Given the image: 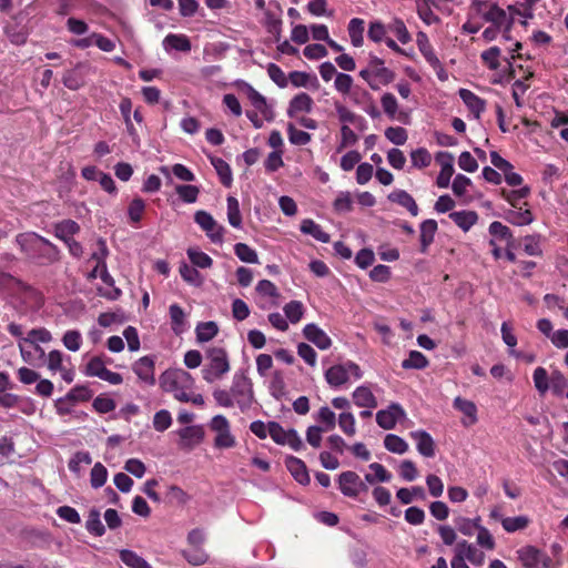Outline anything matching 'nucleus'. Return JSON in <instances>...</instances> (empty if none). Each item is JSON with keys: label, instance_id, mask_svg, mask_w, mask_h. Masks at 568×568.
Segmentation results:
<instances>
[{"label": "nucleus", "instance_id": "43", "mask_svg": "<svg viewBox=\"0 0 568 568\" xmlns=\"http://www.w3.org/2000/svg\"><path fill=\"white\" fill-rule=\"evenodd\" d=\"M287 323L296 324L304 315L305 308L298 300H291L283 306Z\"/></svg>", "mask_w": 568, "mask_h": 568}, {"label": "nucleus", "instance_id": "11", "mask_svg": "<svg viewBox=\"0 0 568 568\" xmlns=\"http://www.w3.org/2000/svg\"><path fill=\"white\" fill-rule=\"evenodd\" d=\"M406 418V413L399 404L392 403L386 409L376 413V423L384 429H393L398 420Z\"/></svg>", "mask_w": 568, "mask_h": 568}, {"label": "nucleus", "instance_id": "35", "mask_svg": "<svg viewBox=\"0 0 568 568\" xmlns=\"http://www.w3.org/2000/svg\"><path fill=\"white\" fill-rule=\"evenodd\" d=\"M59 251L48 240L38 235V260L51 263L58 260Z\"/></svg>", "mask_w": 568, "mask_h": 568}, {"label": "nucleus", "instance_id": "44", "mask_svg": "<svg viewBox=\"0 0 568 568\" xmlns=\"http://www.w3.org/2000/svg\"><path fill=\"white\" fill-rule=\"evenodd\" d=\"M100 277L102 282L109 286V290L106 291H100L101 296L110 300L115 301L121 296V291L115 287L114 278L108 271V266L102 267Z\"/></svg>", "mask_w": 568, "mask_h": 568}, {"label": "nucleus", "instance_id": "29", "mask_svg": "<svg viewBox=\"0 0 568 568\" xmlns=\"http://www.w3.org/2000/svg\"><path fill=\"white\" fill-rule=\"evenodd\" d=\"M505 219L514 225L523 226L530 224L534 221V215L529 209L516 206L505 212Z\"/></svg>", "mask_w": 568, "mask_h": 568}, {"label": "nucleus", "instance_id": "6", "mask_svg": "<svg viewBox=\"0 0 568 568\" xmlns=\"http://www.w3.org/2000/svg\"><path fill=\"white\" fill-rule=\"evenodd\" d=\"M194 222L206 233L213 243L222 244L224 242L225 227L210 212L205 210L196 211L194 213Z\"/></svg>", "mask_w": 568, "mask_h": 568}, {"label": "nucleus", "instance_id": "2", "mask_svg": "<svg viewBox=\"0 0 568 568\" xmlns=\"http://www.w3.org/2000/svg\"><path fill=\"white\" fill-rule=\"evenodd\" d=\"M204 367L201 369L202 378L209 384L222 381L231 371L227 351L222 346H211L204 353Z\"/></svg>", "mask_w": 568, "mask_h": 568}, {"label": "nucleus", "instance_id": "31", "mask_svg": "<svg viewBox=\"0 0 568 568\" xmlns=\"http://www.w3.org/2000/svg\"><path fill=\"white\" fill-rule=\"evenodd\" d=\"M449 217L465 232L469 231L478 221V214L474 210L454 211Z\"/></svg>", "mask_w": 568, "mask_h": 568}, {"label": "nucleus", "instance_id": "17", "mask_svg": "<svg viewBox=\"0 0 568 568\" xmlns=\"http://www.w3.org/2000/svg\"><path fill=\"white\" fill-rule=\"evenodd\" d=\"M453 406L464 415L462 423L464 426H471L478 423V409L474 402L463 397H456Z\"/></svg>", "mask_w": 568, "mask_h": 568}, {"label": "nucleus", "instance_id": "48", "mask_svg": "<svg viewBox=\"0 0 568 568\" xmlns=\"http://www.w3.org/2000/svg\"><path fill=\"white\" fill-rule=\"evenodd\" d=\"M186 255L194 267L199 268H211L212 267V258L205 252H202L194 247H189L186 250Z\"/></svg>", "mask_w": 568, "mask_h": 568}, {"label": "nucleus", "instance_id": "18", "mask_svg": "<svg viewBox=\"0 0 568 568\" xmlns=\"http://www.w3.org/2000/svg\"><path fill=\"white\" fill-rule=\"evenodd\" d=\"M313 108V99L306 92L296 93L288 102L286 114L295 118L298 113H308Z\"/></svg>", "mask_w": 568, "mask_h": 568}, {"label": "nucleus", "instance_id": "9", "mask_svg": "<svg viewBox=\"0 0 568 568\" xmlns=\"http://www.w3.org/2000/svg\"><path fill=\"white\" fill-rule=\"evenodd\" d=\"M518 559L526 568H547L551 558L534 546H525L517 550Z\"/></svg>", "mask_w": 568, "mask_h": 568}, {"label": "nucleus", "instance_id": "54", "mask_svg": "<svg viewBox=\"0 0 568 568\" xmlns=\"http://www.w3.org/2000/svg\"><path fill=\"white\" fill-rule=\"evenodd\" d=\"M528 525L529 519L526 516L506 517L505 519H501L503 529L508 534H514V531L526 529Z\"/></svg>", "mask_w": 568, "mask_h": 568}, {"label": "nucleus", "instance_id": "20", "mask_svg": "<svg viewBox=\"0 0 568 568\" xmlns=\"http://www.w3.org/2000/svg\"><path fill=\"white\" fill-rule=\"evenodd\" d=\"M354 404L364 409H375L378 406L377 398L366 385H361L355 388L352 394Z\"/></svg>", "mask_w": 568, "mask_h": 568}, {"label": "nucleus", "instance_id": "13", "mask_svg": "<svg viewBox=\"0 0 568 568\" xmlns=\"http://www.w3.org/2000/svg\"><path fill=\"white\" fill-rule=\"evenodd\" d=\"M483 19L489 22L490 26L507 29L508 26H514V16H510L509 10H504L497 3H490L488 9L483 12Z\"/></svg>", "mask_w": 568, "mask_h": 568}, {"label": "nucleus", "instance_id": "50", "mask_svg": "<svg viewBox=\"0 0 568 568\" xmlns=\"http://www.w3.org/2000/svg\"><path fill=\"white\" fill-rule=\"evenodd\" d=\"M234 253L244 263H260L257 252L245 243H236L234 245Z\"/></svg>", "mask_w": 568, "mask_h": 568}, {"label": "nucleus", "instance_id": "19", "mask_svg": "<svg viewBox=\"0 0 568 568\" xmlns=\"http://www.w3.org/2000/svg\"><path fill=\"white\" fill-rule=\"evenodd\" d=\"M284 464L292 477L301 485L310 483V476L304 462L295 456H287Z\"/></svg>", "mask_w": 568, "mask_h": 568}, {"label": "nucleus", "instance_id": "39", "mask_svg": "<svg viewBox=\"0 0 568 568\" xmlns=\"http://www.w3.org/2000/svg\"><path fill=\"white\" fill-rule=\"evenodd\" d=\"M488 231L495 241H504L507 246L511 245L514 237L510 229L507 225L499 221H494L489 224Z\"/></svg>", "mask_w": 568, "mask_h": 568}, {"label": "nucleus", "instance_id": "55", "mask_svg": "<svg viewBox=\"0 0 568 568\" xmlns=\"http://www.w3.org/2000/svg\"><path fill=\"white\" fill-rule=\"evenodd\" d=\"M179 273L181 278L187 284L193 286H200L202 284V277L193 265L190 266L184 262L181 263L179 266Z\"/></svg>", "mask_w": 568, "mask_h": 568}, {"label": "nucleus", "instance_id": "42", "mask_svg": "<svg viewBox=\"0 0 568 568\" xmlns=\"http://www.w3.org/2000/svg\"><path fill=\"white\" fill-rule=\"evenodd\" d=\"M120 558L129 568H152L143 557L131 549L120 550Z\"/></svg>", "mask_w": 568, "mask_h": 568}, {"label": "nucleus", "instance_id": "61", "mask_svg": "<svg viewBox=\"0 0 568 568\" xmlns=\"http://www.w3.org/2000/svg\"><path fill=\"white\" fill-rule=\"evenodd\" d=\"M287 79L296 88H300V87L306 88V87L315 85L318 83L314 75H311L310 73H305V72H300V71H293V72L288 73Z\"/></svg>", "mask_w": 568, "mask_h": 568}, {"label": "nucleus", "instance_id": "58", "mask_svg": "<svg viewBox=\"0 0 568 568\" xmlns=\"http://www.w3.org/2000/svg\"><path fill=\"white\" fill-rule=\"evenodd\" d=\"M387 31L392 32L402 44L410 41V34L400 19H394L388 26Z\"/></svg>", "mask_w": 568, "mask_h": 568}, {"label": "nucleus", "instance_id": "16", "mask_svg": "<svg viewBox=\"0 0 568 568\" xmlns=\"http://www.w3.org/2000/svg\"><path fill=\"white\" fill-rule=\"evenodd\" d=\"M381 104L388 119L407 123L408 114L399 110L397 99L392 92H384L382 94Z\"/></svg>", "mask_w": 568, "mask_h": 568}, {"label": "nucleus", "instance_id": "37", "mask_svg": "<svg viewBox=\"0 0 568 568\" xmlns=\"http://www.w3.org/2000/svg\"><path fill=\"white\" fill-rule=\"evenodd\" d=\"M79 231V225L73 220H62L54 225L55 235L67 242L72 240V236Z\"/></svg>", "mask_w": 568, "mask_h": 568}, {"label": "nucleus", "instance_id": "34", "mask_svg": "<svg viewBox=\"0 0 568 568\" xmlns=\"http://www.w3.org/2000/svg\"><path fill=\"white\" fill-rule=\"evenodd\" d=\"M416 12L418 18L427 26H432L440 21L432 9V0H415Z\"/></svg>", "mask_w": 568, "mask_h": 568}, {"label": "nucleus", "instance_id": "3", "mask_svg": "<svg viewBox=\"0 0 568 568\" xmlns=\"http://www.w3.org/2000/svg\"><path fill=\"white\" fill-rule=\"evenodd\" d=\"M532 383L539 396H545L548 390H551L557 397H567L568 379L558 369L548 375L545 367H536L532 372Z\"/></svg>", "mask_w": 568, "mask_h": 568}, {"label": "nucleus", "instance_id": "40", "mask_svg": "<svg viewBox=\"0 0 568 568\" xmlns=\"http://www.w3.org/2000/svg\"><path fill=\"white\" fill-rule=\"evenodd\" d=\"M364 23L361 18H353L348 23V34L355 48H359L364 43Z\"/></svg>", "mask_w": 568, "mask_h": 568}, {"label": "nucleus", "instance_id": "60", "mask_svg": "<svg viewBox=\"0 0 568 568\" xmlns=\"http://www.w3.org/2000/svg\"><path fill=\"white\" fill-rule=\"evenodd\" d=\"M500 49L498 47H491L488 50L481 52L480 58L484 64L491 71H496L500 67Z\"/></svg>", "mask_w": 568, "mask_h": 568}, {"label": "nucleus", "instance_id": "63", "mask_svg": "<svg viewBox=\"0 0 568 568\" xmlns=\"http://www.w3.org/2000/svg\"><path fill=\"white\" fill-rule=\"evenodd\" d=\"M175 192L180 200L185 203H194L199 196L200 189L199 186L184 184L175 186Z\"/></svg>", "mask_w": 568, "mask_h": 568}, {"label": "nucleus", "instance_id": "51", "mask_svg": "<svg viewBox=\"0 0 568 568\" xmlns=\"http://www.w3.org/2000/svg\"><path fill=\"white\" fill-rule=\"evenodd\" d=\"M336 112L338 119L343 124L352 123V124H365L366 120L362 115L356 114L352 110H349L346 105L342 103H336Z\"/></svg>", "mask_w": 568, "mask_h": 568}, {"label": "nucleus", "instance_id": "49", "mask_svg": "<svg viewBox=\"0 0 568 568\" xmlns=\"http://www.w3.org/2000/svg\"><path fill=\"white\" fill-rule=\"evenodd\" d=\"M396 497L403 505H409L414 499H425V491L419 486H414L410 489L399 488L396 491Z\"/></svg>", "mask_w": 568, "mask_h": 568}, {"label": "nucleus", "instance_id": "59", "mask_svg": "<svg viewBox=\"0 0 568 568\" xmlns=\"http://www.w3.org/2000/svg\"><path fill=\"white\" fill-rule=\"evenodd\" d=\"M287 138L293 145H306L311 141V134L298 130L293 123H287Z\"/></svg>", "mask_w": 568, "mask_h": 568}, {"label": "nucleus", "instance_id": "22", "mask_svg": "<svg viewBox=\"0 0 568 568\" xmlns=\"http://www.w3.org/2000/svg\"><path fill=\"white\" fill-rule=\"evenodd\" d=\"M368 68L372 70L374 78L381 80V83L387 85L395 79V73L387 69L384 61L375 55H369Z\"/></svg>", "mask_w": 568, "mask_h": 568}, {"label": "nucleus", "instance_id": "53", "mask_svg": "<svg viewBox=\"0 0 568 568\" xmlns=\"http://www.w3.org/2000/svg\"><path fill=\"white\" fill-rule=\"evenodd\" d=\"M412 166L424 169L432 164V154L424 148L413 150L409 154Z\"/></svg>", "mask_w": 568, "mask_h": 568}, {"label": "nucleus", "instance_id": "21", "mask_svg": "<svg viewBox=\"0 0 568 568\" xmlns=\"http://www.w3.org/2000/svg\"><path fill=\"white\" fill-rule=\"evenodd\" d=\"M438 231V223L434 219H426L419 224V251L425 253L434 242V236Z\"/></svg>", "mask_w": 568, "mask_h": 568}, {"label": "nucleus", "instance_id": "46", "mask_svg": "<svg viewBox=\"0 0 568 568\" xmlns=\"http://www.w3.org/2000/svg\"><path fill=\"white\" fill-rule=\"evenodd\" d=\"M106 369L104 361L99 356H93L87 362L82 373L84 376L101 378Z\"/></svg>", "mask_w": 568, "mask_h": 568}, {"label": "nucleus", "instance_id": "30", "mask_svg": "<svg viewBox=\"0 0 568 568\" xmlns=\"http://www.w3.org/2000/svg\"><path fill=\"white\" fill-rule=\"evenodd\" d=\"M195 337L199 343H206L216 337L220 332L215 321L199 322L195 326Z\"/></svg>", "mask_w": 568, "mask_h": 568}, {"label": "nucleus", "instance_id": "26", "mask_svg": "<svg viewBox=\"0 0 568 568\" xmlns=\"http://www.w3.org/2000/svg\"><path fill=\"white\" fill-rule=\"evenodd\" d=\"M455 551L463 555L466 560H469L474 565L479 566L484 562V552L478 550L474 544L467 541L466 539H463L457 544Z\"/></svg>", "mask_w": 568, "mask_h": 568}, {"label": "nucleus", "instance_id": "57", "mask_svg": "<svg viewBox=\"0 0 568 568\" xmlns=\"http://www.w3.org/2000/svg\"><path fill=\"white\" fill-rule=\"evenodd\" d=\"M540 242H541L540 234L526 235L523 239L525 254H527L528 256L541 255L542 251H541Z\"/></svg>", "mask_w": 568, "mask_h": 568}, {"label": "nucleus", "instance_id": "52", "mask_svg": "<svg viewBox=\"0 0 568 568\" xmlns=\"http://www.w3.org/2000/svg\"><path fill=\"white\" fill-rule=\"evenodd\" d=\"M428 365L424 354L418 351H410L408 357L402 362L404 369H423Z\"/></svg>", "mask_w": 568, "mask_h": 568}, {"label": "nucleus", "instance_id": "47", "mask_svg": "<svg viewBox=\"0 0 568 568\" xmlns=\"http://www.w3.org/2000/svg\"><path fill=\"white\" fill-rule=\"evenodd\" d=\"M227 220L233 227H242L243 220L240 209V202L237 197H233V195H230L227 197Z\"/></svg>", "mask_w": 568, "mask_h": 568}, {"label": "nucleus", "instance_id": "14", "mask_svg": "<svg viewBox=\"0 0 568 568\" xmlns=\"http://www.w3.org/2000/svg\"><path fill=\"white\" fill-rule=\"evenodd\" d=\"M303 335L308 342L313 343L322 351L331 348L333 344L331 336L314 323L304 325Z\"/></svg>", "mask_w": 568, "mask_h": 568}, {"label": "nucleus", "instance_id": "10", "mask_svg": "<svg viewBox=\"0 0 568 568\" xmlns=\"http://www.w3.org/2000/svg\"><path fill=\"white\" fill-rule=\"evenodd\" d=\"M179 435L178 445L183 450H192L205 437V430L202 425H186L176 430Z\"/></svg>", "mask_w": 568, "mask_h": 568}, {"label": "nucleus", "instance_id": "62", "mask_svg": "<svg viewBox=\"0 0 568 568\" xmlns=\"http://www.w3.org/2000/svg\"><path fill=\"white\" fill-rule=\"evenodd\" d=\"M65 397L72 404L83 403L92 397V392L84 385H77L67 393Z\"/></svg>", "mask_w": 568, "mask_h": 568}, {"label": "nucleus", "instance_id": "7", "mask_svg": "<svg viewBox=\"0 0 568 568\" xmlns=\"http://www.w3.org/2000/svg\"><path fill=\"white\" fill-rule=\"evenodd\" d=\"M211 430L216 433L214 445L216 448H231L236 444V438L231 432V424L225 415H215L209 423Z\"/></svg>", "mask_w": 568, "mask_h": 568}, {"label": "nucleus", "instance_id": "33", "mask_svg": "<svg viewBox=\"0 0 568 568\" xmlns=\"http://www.w3.org/2000/svg\"><path fill=\"white\" fill-rule=\"evenodd\" d=\"M171 328L175 334H182L186 329V317L179 304H171L169 307Z\"/></svg>", "mask_w": 568, "mask_h": 568}, {"label": "nucleus", "instance_id": "24", "mask_svg": "<svg viewBox=\"0 0 568 568\" xmlns=\"http://www.w3.org/2000/svg\"><path fill=\"white\" fill-rule=\"evenodd\" d=\"M256 292L261 297L268 298L270 301L265 304H261V307L265 310V307H275L278 305L280 293L276 286L267 280H262L256 285Z\"/></svg>", "mask_w": 568, "mask_h": 568}, {"label": "nucleus", "instance_id": "64", "mask_svg": "<svg viewBox=\"0 0 568 568\" xmlns=\"http://www.w3.org/2000/svg\"><path fill=\"white\" fill-rule=\"evenodd\" d=\"M338 425L346 435H355L356 419L351 412H343L342 414L338 415Z\"/></svg>", "mask_w": 568, "mask_h": 568}, {"label": "nucleus", "instance_id": "28", "mask_svg": "<svg viewBox=\"0 0 568 568\" xmlns=\"http://www.w3.org/2000/svg\"><path fill=\"white\" fill-rule=\"evenodd\" d=\"M247 97L253 106L263 114L266 120H272V110L266 103V99L253 85L245 84Z\"/></svg>", "mask_w": 568, "mask_h": 568}, {"label": "nucleus", "instance_id": "25", "mask_svg": "<svg viewBox=\"0 0 568 568\" xmlns=\"http://www.w3.org/2000/svg\"><path fill=\"white\" fill-rule=\"evenodd\" d=\"M387 199L405 207L413 216L418 214V206L414 197L403 189H395L392 193H388Z\"/></svg>", "mask_w": 568, "mask_h": 568}, {"label": "nucleus", "instance_id": "5", "mask_svg": "<svg viewBox=\"0 0 568 568\" xmlns=\"http://www.w3.org/2000/svg\"><path fill=\"white\" fill-rule=\"evenodd\" d=\"M362 377V368L353 361L333 365L324 372V379L333 388H341L348 384L352 378L358 381Z\"/></svg>", "mask_w": 568, "mask_h": 568}, {"label": "nucleus", "instance_id": "15", "mask_svg": "<svg viewBox=\"0 0 568 568\" xmlns=\"http://www.w3.org/2000/svg\"><path fill=\"white\" fill-rule=\"evenodd\" d=\"M154 365L152 356H143L133 364L132 369L142 383L152 386L155 384Z\"/></svg>", "mask_w": 568, "mask_h": 568}, {"label": "nucleus", "instance_id": "45", "mask_svg": "<svg viewBox=\"0 0 568 568\" xmlns=\"http://www.w3.org/2000/svg\"><path fill=\"white\" fill-rule=\"evenodd\" d=\"M384 446L388 452L399 455L405 454L408 450V444L406 440L393 433L386 434L384 437Z\"/></svg>", "mask_w": 568, "mask_h": 568}, {"label": "nucleus", "instance_id": "23", "mask_svg": "<svg viewBox=\"0 0 568 568\" xmlns=\"http://www.w3.org/2000/svg\"><path fill=\"white\" fill-rule=\"evenodd\" d=\"M162 45L166 52L178 51L186 53L191 51V42L184 34L170 33L163 39Z\"/></svg>", "mask_w": 568, "mask_h": 568}, {"label": "nucleus", "instance_id": "1", "mask_svg": "<svg viewBox=\"0 0 568 568\" xmlns=\"http://www.w3.org/2000/svg\"><path fill=\"white\" fill-rule=\"evenodd\" d=\"M213 397L217 406L237 407L242 413L248 412L255 404L253 383L244 371L235 372L230 389H215Z\"/></svg>", "mask_w": 568, "mask_h": 568}, {"label": "nucleus", "instance_id": "12", "mask_svg": "<svg viewBox=\"0 0 568 568\" xmlns=\"http://www.w3.org/2000/svg\"><path fill=\"white\" fill-rule=\"evenodd\" d=\"M409 437L415 442L417 452L426 458L436 455V443L430 433L424 429H415L409 432Z\"/></svg>", "mask_w": 568, "mask_h": 568}, {"label": "nucleus", "instance_id": "41", "mask_svg": "<svg viewBox=\"0 0 568 568\" xmlns=\"http://www.w3.org/2000/svg\"><path fill=\"white\" fill-rule=\"evenodd\" d=\"M266 31L274 37L276 42L280 41L281 32H282V20L281 18L274 13L273 11H265L264 13V22H263Z\"/></svg>", "mask_w": 568, "mask_h": 568}, {"label": "nucleus", "instance_id": "8", "mask_svg": "<svg viewBox=\"0 0 568 568\" xmlns=\"http://www.w3.org/2000/svg\"><path fill=\"white\" fill-rule=\"evenodd\" d=\"M338 486L341 493L349 498H356L361 493L367 490L366 484L353 470L343 471L338 476Z\"/></svg>", "mask_w": 568, "mask_h": 568}, {"label": "nucleus", "instance_id": "38", "mask_svg": "<svg viewBox=\"0 0 568 568\" xmlns=\"http://www.w3.org/2000/svg\"><path fill=\"white\" fill-rule=\"evenodd\" d=\"M211 165L216 170L222 184L230 187L233 183V175L229 163L221 158H211Z\"/></svg>", "mask_w": 568, "mask_h": 568}, {"label": "nucleus", "instance_id": "4", "mask_svg": "<svg viewBox=\"0 0 568 568\" xmlns=\"http://www.w3.org/2000/svg\"><path fill=\"white\" fill-rule=\"evenodd\" d=\"M193 384L192 376L184 371L164 372L160 376V386L163 392L172 394L180 403H187V395Z\"/></svg>", "mask_w": 568, "mask_h": 568}, {"label": "nucleus", "instance_id": "36", "mask_svg": "<svg viewBox=\"0 0 568 568\" xmlns=\"http://www.w3.org/2000/svg\"><path fill=\"white\" fill-rule=\"evenodd\" d=\"M314 420L320 423V426L325 430H332L337 423L336 413L327 406L322 407L314 415Z\"/></svg>", "mask_w": 568, "mask_h": 568}, {"label": "nucleus", "instance_id": "56", "mask_svg": "<svg viewBox=\"0 0 568 568\" xmlns=\"http://www.w3.org/2000/svg\"><path fill=\"white\" fill-rule=\"evenodd\" d=\"M85 529L93 536H104L105 526L101 521V515L97 510H91L89 513V519L85 521Z\"/></svg>", "mask_w": 568, "mask_h": 568}, {"label": "nucleus", "instance_id": "27", "mask_svg": "<svg viewBox=\"0 0 568 568\" xmlns=\"http://www.w3.org/2000/svg\"><path fill=\"white\" fill-rule=\"evenodd\" d=\"M459 95L468 109L475 114V116L479 118L485 110V100L466 88H462L459 90Z\"/></svg>", "mask_w": 568, "mask_h": 568}, {"label": "nucleus", "instance_id": "32", "mask_svg": "<svg viewBox=\"0 0 568 568\" xmlns=\"http://www.w3.org/2000/svg\"><path fill=\"white\" fill-rule=\"evenodd\" d=\"M300 230L303 234L311 235L313 239L322 243H328L331 241V235L327 232H324L321 224L315 223L311 219L302 220Z\"/></svg>", "mask_w": 568, "mask_h": 568}]
</instances>
